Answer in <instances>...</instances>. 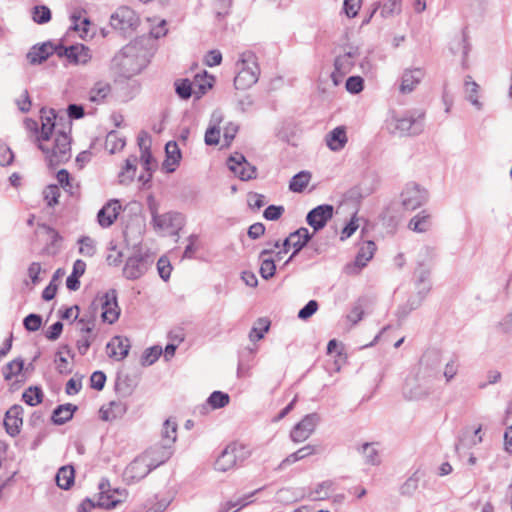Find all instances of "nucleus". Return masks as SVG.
Returning a JSON list of instances; mask_svg holds the SVG:
<instances>
[{"label":"nucleus","instance_id":"obj_1","mask_svg":"<svg viewBox=\"0 0 512 512\" xmlns=\"http://www.w3.org/2000/svg\"><path fill=\"white\" fill-rule=\"evenodd\" d=\"M48 116H41L42 126L39 141H47L52 135L55 128L56 114L53 109L49 111ZM39 149L46 155V160L50 167L67 162L71 158L70 137L64 131H58L53 147L40 142Z\"/></svg>","mask_w":512,"mask_h":512},{"label":"nucleus","instance_id":"obj_2","mask_svg":"<svg viewBox=\"0 0 512 512\" xmlns=\"http://www.w3.org/2000/svg\"><path fill=\"white\" fill-rule=\"evenodd\" d=\"M148 50L142 42L135 40L124 46L112 59L113 68L124 77L140 73L148 64Z\"/></svg>","mask_w":512,"mask_h":512},{"label":"nucleus","instance_id":"obj_3","mask_svg":"<svg viewBox=\"0 0 512 512\" xmlns=\"http://www.w3.org/2000/svg\"><path fill=\"white\" fill-rule=\"evenodd\" d=\"M237 75L234 78V86L238 90H246L257 83L260 68L256 55L252 51H244L236 62Z\"/></svg>","mask_w":512,"mask_h":512},{"label":"nucleus","instance_id":"obj_4","mask_svg":"<svg viewBox=\"0 0 512 512\" xmlns=\"http://www.w3.org/2000/svg\"><path fill=\"white\" fill-rule=\"evenodd\" d=\"M437 382L431 375L415 368L405 380L403 395L408 400L425 399L435 391Z\"/></svg>","mask_w":512,"mask_h":512},{"label":"nucleus","instance_id":"obj_5","mask_svg":"<svg viewBox=\"0 0 512 512\" xmlns=\"http://www.w3.org/2000/svg\"><path fill=\"white\" fill-rule=\"evenodd\" d=\"M424 115L421 110H409L401 116H393V133L399 136L419 135L424 129Z\"/></svg>","mask_w":512,"mask_h":512},{"label":"nucleus","instance_id":"obj_6","mask_svg":"<svg viewBox=\"0 0 512 512\" xmlns=\"http://www.w3.org/2000/svg\"><path fill=\"white\" fill-rule=\"evenodd\" d=\"M140 24L136 12L129 7H119L110 17V25L123 36L132 35Z\"/></svg>","mask_w":512,"mask_h":512},{"label":"nucleus","instance_id":"obj_7","mask_svg":"<svg viewBox=\"0 0 512 512\" xmlns=\"http://www.w3.org/2000/svg\"><path fill=\"white\" fill-rule=\"evenodd\" d=\"M249 456L245 446L237 443L229 444L217 457L215 469L226 472L235 467L238 461L242 462Z\"/></svg>","mask_w":512,"mask_h":512},{"label":"nucleus","instance_id":"obj_8","mask_svg":"<svg viewBox=\"0 0 512 512\" xmlns=\"http://www.w3.org/2000/svg\"><path fill=\"white\" fill-rule=\"evenodd\" d=\"M148 207L151 213L154 228L159 230L179 229L183 224V216L178 212L158 214V205L153 197L148 198Z\"/></svg>","mask_w":512,"mask_h":512},{"label":"nucleus","instance_id":"obj_9","mask_svg":"<svg viewBox=\"0 0 512 512\" xmlns=\"http://www.w3.org/2000/svg\"><path fill=\"white\" fill-rule=\"evenodd\" d=\"M96 310L99 306L102 309V320L109 324L115 323L120 316V309L117 303V293L115 289H110L101 296H98L92 303Z\"/></svg>","mask_w":512,"mask_h":512},{"label":"nucleus","instance_id":"obj_10","mask_svg":"<svg viewBox=\"0 0 512 512\" xmlns=\"http://www.w3.org/2000/svg\"><path fill=\"white\" fill-rule=\"evenodd\" d=\"M400 197L403 208L407 211H413L421 207L427 201L428 192L417 183L410 182L406 184Z\"/></svg>","mask_w":512,"mask_h":512},{"label":"nucleus","instance_id":"obj_11","mask_svg":"<svg viewBox=\"0 0 512 512\" xmlns=\"http://www.w3.org/2000/svg\"><path fill=\"white\" fill-rule=\"evenodd\" d=\"M99 499L97 506L103 508H114L119 503H122L127 497L125 489L115 488L112 489L108 480H101L99 483Z\"/></svg>","mask_w":512,"mask_h":512},{"label":"nucleus","instance_id":"obj_12","mask_svg":"<svg viewBox=\"0 0 512 512\" xmlns=\"http://www.w3.org/2000/svg\"><path fill=\"white\" fill-rule=\"evenodd\" d=\"M320 416L317 413H310L295 424L290 432V438L294 443H301L307 440L315 431L320 422Z\"/></svg>","mask_w":512,"mask_h":512},{"label":"nucleus","instance_id":"obj_13","mask_svg":"<svg viewBox=\"0 0 512 512\" xmlns=\"http://www.w3.org/2000/svg\"><path fill=\"white\" fill-rule=\"evenodd\" d=\"M151 264L152 260L148 255L136 253L127 259L123 274L127 279H138L147 272Z\"/></svg>","mask_w":512,"mask_h":512},{"label":"nucleus","instance_id":"obj_14","mask_svg":"<svg viewBox=\"0 0 512 512\" xmlns=\"http://www.w3.org/2000/svg\"><path fill=\"white\" fill-rule=\"evenodd\" d=\"M441 362L442 358L440 351L435 349L428 350L421 357L416 369L427 375H431L432 378L439 381Z\"/></svg>","mask_w":512,"mask_h":512},{"label":"nucleus","instance_id":"obj_15","mask_svg":"<svg viewBox=\"0 0 512 512\" xmlns=\"http://www.w3.org/2000/svg\"><path fill=\"white\" fill-rule=\"evenodd\" d=\"M227 164L229 169L243 181L256 177V167L251 165L241 153L236 152L231 155Z\"/></svg>","mask_w":512,"mask_h":512},{"label":"nucleus","instance_id":"obj_16","mask_svg":"<svg viewBox=\"0 0 512 512\" xmlns=\"http://www.w3.org/2000/svg\"><path fill=\"white\" fill-rule=\"evenodd\" d=\"M334 207L330 204H322L310 210L306 216V222L314 232L323 229L333 217Z\"/></svg>","mask_w":512,"mask_h":512},{"label":"nucleus","instance_id":"obj_17","mask_svg":"<svg viewBox=\"0 0 512 512\" xmlns=\"http://www.w3.org/2000/svg\"><path fill=\"white\" fill-rule=\"evenodd\" d=\"M429 274H430V272L425 269H421V270L417 271L418 298L417 299L411 298L408 300L407 305L409 306V308L406 309L405 307H403L399 311L402 314V316H406L410 311L419 307L422 300L426 297V295L430 291L431 285L428 280Z\"/></svg>","mask_w":512,"mask_h":512},{"label":"nucleus","instance_id":"obj_18","mask_svg":"<svg viewBox=\"0 0 512 512\" xmlns=\"http://www.w3.org/2000/svg\"><path fill=\"white\" fill-rule=\"evenodd\" d=\"M153 469L150 467L149 461L141 454L126 467L124 478L129 483L137 482L146 477Z\"/></svg>","mask_w":512,"mask_h":512},{"label":"nucleus","instance_id":"obj_19","mask_svg":"<svg viewBox=\"0 0 512 512\" xmlns=\"http://www.w3.org/2000/svg\"><path fill=\"white\" fill-rule=\"evenodd\" d=\"M172 454V447L160 443L150 447L142 455L149 461L150 467L155 469L168 461Z\"/></svg>","mask_w":512,"mask_h":512},{"label":"nucleus","instance_id":"obj_20","mask_svg":"<svg viewBox=\"0 0 512 512\" xmlns=\"http://www.w3.org/2000/svg\"><path fill=\"white\" fill-rule=\"evenodd\" d=\"M425 72L421 68L405 69L400 78L399 92L410 94L421 83Z\"/></svg>","mask_w":512,"mask_h":512},{"label":"nucleus","instance_id":"obj_21","mask_svg":"<svg viewBox=\"0 0 512 512\" xmlns=\"http://www.w3.org/2000/svg\"><path fill=\"white\" fill-rule=\"evenodd\" d=\"M23 407L21 405H13L10 409L5 413L4 417V426L6 432L15 437L20 433V428L23 424Z\"/></svg>","mask_w":512,"mask_h":512},{"label":"nucleus","instance_id":"obj_22","mask_svg":"<svg viewBox=\"0 0 512 512\" xmlns=\"http://www.w3.org/2000/svg\"><path fill=\"white\" fill-rule=\"evenodd\" d=\"M107 353L110 358L121 361L128 356L130 341L126 337L114 336L106 345Z\"/></svg>","mask_w":512,"mask_h":512},{"label":"nucleus","instance_id":"obj_23","mask_svg":"<svg viewBox=\"0 0 512 512\" xmlns=\"http://www.w3.org/2000/svg\"><path fill=\"white\" fill-rule=\"evenodd\" d=\"M121 204L118 200H110L97 214V220L101 227H110L119 215Z\"/></svg>","mask_w":512,"mask_h":512},{"label":"nucleus","instance_id":"obj_24","mask_svg":"<svg viewBox=\"0 0 512 512\" xmlns=\"http://www.w3.org/2000/svg\"><path fill=\"white\" fill-rule=\"evenodd\" d=\"M327 147L334 152L341 151L348 142L345 126H337L328 132L325 136Z\"/></svg>","mask_w":512,"mask_h":512},{"label":"nucleus","instance_id":"obj_25","mask_svg":"<svg viewBox=\"0 0 512 512\" xmlns=\"http://www.w3.org/2000/svg\"><path fill=\"white\" fill-rule=\"evenodd\" d=\"M54 44L50 41L33 46L27 53V60L31 65L41 64L54 54Z\"/></svg>","mask_w":512,"mask_h":512},{"label":"nucleus","instance_id":"obj_26","mask_svg":"<svg viewBox=\"0 0 512 512\" xmlns=\"http://www.w3.org/2000/svg\"><path fill=\"white\" fill-rule=\"evenodd\" d=\"M358 56V48L350 47L348 51L344 52V54L336 57L334 61V68H336L339 74L346 75L353 68L355 60L358 58Z\"/></svg>","mask_w":512,"mask_h":512},{"label":"nucleus","instance_id":"obj_27","mask_svg":"<svg viewBox=\"0 0 512 512\" xmlns=\"http://www.w3.org/2000/svg\"><path fill=\"white\" fill-rule=\"evenodd\" d=\"M68 51L66 59L73 65H86L92 58L90 49L83 44L68 46Z\"/></svg>","mask_w":512,"mask_h":512},{"label":"nucleus","instance_id":"obj_28","mask_svg":"<svg viewBox=\"0 0 512 512\" xmlns=\"http://www.w3.org/2000/svg\"><path fill=\"white\" fill-rule=\"evenodd\" d=\"M99 412L103 421H113L125 414L126 405L121 401H111L108 406L101 407Z\"/></svg>","mask_w":512,"mask_h":512},{"label":"nucleus","instance_id":"obj_29","mask_svg":"<svg viewBox=\"0 0 512 512\" xmlns=\"http://www.w3.org/2000/svg\"><path fill=\"white\" fill-rule=\"evenodd\" d=\"M166 152V160L163 163V167L167 172H173L175 170V166L178 165L181 152L178 147V144L175 141H169L165 145Z\"/></svg>","mask_w":512,"mask_h":512},{"label":"nucleus","instance_id":"obj_30","mask_svg":"<svg viewBox=\"0 0 512 512\" xmlns=\"http://www.w3.org/2000/svg\"><path fill=\"white\" fill-rule=\"evenodd\" d=\"M222 122V114L219 111H215L211 117V123L205 132V143L209 146L217 145L220 139V128L219 124Z\"/></svg>","mask_w":512,"mask_h":512},{"label":"nucleus","instance_id":"obj_31","mask_svg":"<svg viewBox=\"0 0 512 512\" xmlns=\"http://www.w3.org/2000/svg\"><path fill=\"white\" fill-rule=\"evenodd\" d=\"M76 410L77 406L71 403L59 405L53 410L51 420L56 425L65 424L72 419Z\"/></svg>","mask_w":512,"mask_h":512},{"label":"nucleus","instance_id":"obj_32","mask_svg":"<svg viewBox=\"0 0 512 512\" xmlns=\"http://www.w3.org/2000/svg\"><path fill=\"white\" fill-rule=\"evenodd\" d=\"M315 453V447L312 445H306L300 449H298L296 452L288 455L285 459L282 460V462L278 465L276 470H282L287 465L294 464L297 461H300L310 455H313Z\"/></svg>","mask_w":512,"mask_h":512},{"label":"nucleus","instance_id":"obj_33","mask_svg":"<svg viewBox=\"0 0 512 512\" xmlns=\"http://www.w3.org/2000/svg\"><path fill=\"white\" fill-rule=\"evenodd\" d=\"M64 354L74 358L71 348L68 345H62L56 353V369L60 374H70L72 370L68 367V361Z\"/></svg>","mask_w":512,"mask_h":512},{"label":"nucleus","instance_id":"obj_34","mask_svg":"<svg viewBox=\"0 0 512 512\" xmlns=\"http://www.w3.org/2000/svg\"><path fill=\"white\" fill-rule=\"evenodd\" d=\"M466 99L477 109H482V103L478 100L479 85L472 80L471 76H466L464 81Z\"/></svg>","mask_w":512,"mask_h":512},{"label":"nucleus","instance_id":"obj_35","mask_svg":"<svg viewBox=\"0 0 512 512\" xmlns=\"http://www.w3.org/2000/svg\"><path fill=\"white\" fill-rule=\"evenodd\" d=\"M55 480L57 485L64 490H68L74 483V469L72 466L61 467L56 476Z\"/></svg>","mask_w":512,"mask_h":512},{"label":"nucleus","instance_id":"obj_36","mask_svg":"<svg viewBox=\"0 0 512 512\" xmlns=\"http://www.w3.org/2000/svg\"><path fill=\"white\" fill-rule=\"evenodd\" d=\"M111 92V86L104 81H98L89 91V100L94 103H100Z\"/></svg>","mask_w":512,"mask_h":512},{"label":"nucleus","instance_id":"obj_37","mask_svg":"<svg viewBox=\"0 0 512 512\" xmlns=\"http://www.w3.org/2000/svg\"><path fill=\"white\" fill-rule=\"evenodd\" d=\"M312 235L309 230L305 227H301L298 230L292 232L293 241L291 242L294 248L293 255H297L300 250L307 245Z\"/></svg>","mask_w":512,"mask_h":512},{"label":"nucleus","instance_id":"obj_38","mask_svg":"<svg viewBox=\"0 0 512 512\" xmlns=\"http://www.w3.org/2000/svg\"><path fill=\"white\" fill-rule=\"evenodd\" d=\"M136 163V156H130L129 158L126 159L125 166L119 173L120 183L129 184L130 182L133 181L136 173Z\"/></svg>","mask_w":512,"mask_h":512},{"label":"nucleus","instance_id":"obj_39","mask_svg":"<svg viewBox=\"0 0 512 512\" xmlns=\"http://www.w3.org/2000/svg\"><path fill=\"white\" fill-rule=\"evenodd\" d=\"M136 163V156H130L129 158L126 159L125 166L119 173L120 183L129 184L130 182L133 181L136 173Z\"/></svg>","mask_w":512,"mask_h":512},{"label":"nucleus","instance_id":"obj_40","mask_svg":"<svg viewBox=\"0 0 512 512\" xmlns=\"http://www.w3.org/2000/svg\"><path fill=\"white\" fill-rule=\"evenodd\" d=\"M311 174L308 171H301L294 175L289 183L292 192L301 193L309 184Z\"/></svg>","mask_w":512,"mask_h":512},{"label":"nucleus","instance_id":"obj_41","mask_svg":"<svg viewBox=\"0 0 512 512\" xmlns=\"http://www.w3.org/2000/svg\"><path fill=\"white\" fill-rule=\"evenodd\" d=\"M161 436L162 443L172 447L177 438V423L167 419L163 424Z\"/></svg>","mask_w":512,"mask_h":512},{"label":"nucleus","instance_id":"obj_42","mask_svg":"<svg viewBox=\"0 0 512 512\" xmlns=\"http://www.w3.org/2000/svg\"><path fill=\"white\" fill-rule=\"evenodd\" d=\"M376 250V245L372 241H367L360 247L356 256V265L364 267L367 262L373 257Z\"/></svg>","mask_w":512,"mask_h":512},{"label":"nucleus","instance_id":"obj_43","mask_svg":"<svg viewBox=\"0 0 512 512\" xmlns=\"http://www.w3.org/2000/svg\"><path fill=\"white\" fill-rule=\"evenodd\" d=\"M270 321L267 318H259L249 332V339L252 342L258 341L264 337L269 330Z\"/></svg>","mask_w":512,"mask_h":512},{"label":"nucleus","instance_id":"obj_44","mask_svg":"<svg viewBox=\"0 0 512 512\" xmlns=\"http://www.w3.org/2000/svg\"><path fill=\"white\" fill-rule=\"evenodd\" d=\"M125 146V139L116 131H111L107 134L106 140H105V148L108 150L111 154H114L120 150H122Z\"/></svg>","mask_w":512,"mask_h":512},{"label":"nucleus","instance_id":"obj_45","mask_svg":"<svg viewBox=\"0 0 512 512\" xmlns=\"http://www.w3.org/2000/svg\"><path fill=\"white\" fill-rule=\"evenodd\" d=\"M22 399L29 406H36L42 402L43 392L40 387L30 386L23 392Z\"/></svg>","mask_w":512,"mask_h":512},{"label":"nucleus","instance_id":"obj_46","mask_svg":"<svg viewBox=\"0 0 512 512\" xmlns=\"http://www.w3.org/2000/svg\"><path fill=\"white\" fill-rule=\"evenodd\" d=\"M359 452L362 453L365 462L370 465H379L380 456L378 450L374 447L373 443H364Z\"/></svg>","mask_w":512,"mask_h":512},{"label":"nucleus","instance_id":"obj_47","mask_svg":"<svg viewBox=\"0 0 512 512\" xmlns=\"http://www.w3.org/2000/svg\"><path fill=\"white\" fill-rule=\"evenodd\" d=\"M23 366H24V361L20 358L14 359V360L10 361L9 363H7L2 368V373H3L4 379L11 380L12 377L18 375L22 371Z\"/></svg>","mask_w":512,"mask_h":512},{"label":"nucleus","instance_id":"obj_48","mask_svg":"<svg viewBox=\"0 0 512 512\" xmlns=\"http://www.w3.org/2000/svg\"><path fill=\"white\" fill-rule=\"evenodd\" d=\"M32 19L37 24H46L51 20V11L45 5H37L32 8Z\"/></svg>","mask_w":512,"mask_h":512},{"label":"nucleus","instance_id":"obj_49","mask_svg":"<svg viewBox=\"0 0 512 512\" xmlns=\"http://www.w3.org/2000/svg\"><path fill=\"white\" fill-rule=\"evenodd\" d=\"M161 354L162 348L159 346L147 348L141 357V364L143 366H150L158 360Z\"/></svg>","mask_w":512,"mask_h":512},{"label":"nucleus","instance_id":"obj_50","mask_svg":"<svg viewBox=\"0 0 512 512\" xmlns=\"http://www.w3.org/2000/svg\"><path fill=\"white\" fill-rule=\"evenodd\" d=\"M229 395L227 393L221 392V391H214L209 397H208V404L214 408H222L226 406L229 403Z\"/></svg>","mask_w":512,"mask_h":512},{"label":"nucleus","instance_id":"obj_51","mask_svg":"<svg viewBox=\"0 0 512 512\" xmlns=\"http://www.w3.org/2000/svg\"><path fill=\"white\" fill-rule=\"evenodd\" d=\"M430 226L428 215H416L409 222V228L415 232H425Z\"/></svg>","mask_w":512,"mask_h":512},{"label":"nucleus","instance_id":"obj_52","mask_svg":"<svg viewBox=\"0 0 512 512\" xmlns=\"http://www.w3.org/2000/svg\"><path fill=\"white\" fill-rule=\"evenodd\" d=\"M260 275L263 279H270L274 276L276 271L275 261L272 258L260 259Z\"/></svg>","mask_w":512,"mask_h":512},{"label":"nucleus","instance_id":"obj_53","mask_svg":"<svg viewBox=\"0 0 512 512\" xmlns=\"http://www.w3.org/2000/svg\"><path fill=\"white\" fill-rule=\"evenodd\" d=\"M401 1L402 0H388V2L385 3L381 8V16L384 18H388L393 16L394 14L400 13Z\"/></svg>","mask_w":512,"mask_h":512},{"label":"nucleus","instance_id":"obj_54","mask_svg":"<svg viewBox=\"0 0 512 512\" xmlns=\"http://www.w3.org/2000/svg\"><path fill=\"white\" fill-rule=\"evenodd\" d=\"M175 90L181 99H188L192 95V84L188 79H182L175 82Z\"/></svg>","mask_w":512,"mask_h":512},{"label":"nucleus","instance_id":"obj_55","mask_svg":"<svg viewBox=\"0 0 512 512\" xmlns=\"http://www.w3.org/2000/svg\"><path fill=\"white\" fill-rule=\"evenodd\" d=\"M79 252L87 257H92L96 252L95 241L87 236L79 239Z\"/></svg>","mask_w":512,"mask_h":512},{"label":"nucleus","instance_id":"obj_56","mask_svg":"<svg viewBox=\"0 0 512 512\" xmlns=\"http://www.w3.org/2000/svg\"><path fill=\"white\" fill-rule=\"evenodd\" d=\"M44 199L49 207H54L58 204V198L60 197V189L57 185H49L45 188Z\"/></svg>","mask_w":512,"mask_h":512},{"label":"nucleus","instance_id":"obj_57","mask_svg":"<svg viewBox=\"0 0 512 512\" xmlns=\"http://www.w3.org/2000/svg\"><path fill=\"white\" fill-rule=\"evenodd\" d=\"M419 478L416 474L409 477L400 487V494L403 496H411L418 488Z\"/></svg>","mask_w":512,"mask_h":512},{"label":"nucleus","instance_id":"obj_58","mask_svg":"<svg viewBox=\"0 0 512 512\" xmlns=\"http://www.w3.org/2000/svg\"><path fill=\"white\" fill-rule=\"evenodd\" d=\"M23 325L26 330L35 332L42 325V318L38 314L31 313L24 318Z\"/></svg>","mask_w":512,"mask_h":512},{"label":"nucleus","instance_id":"obj_59","mask_svg":"<svg viewBox=\"0 0 512 512\" xmlns=\"http://www.w3.org/2000/svg\"><path fill=\"white\" fill-rule=\"evenodd\" d=\"M362 0H344L343 11L348 18L357 16L361 8Z\"/></svg>","mask_w":512,"mask_h":512},{"label":"nucleus","instance_id":"obj_60","mask_svg":"<svg viewBox=\"0 0 512 512\" xmlns=\"http://www.w3.org/2000/svg\"><path fill=\"white\" fill-rule=\"evenodd\" d=\"M318 302L316 300H310L302 309L298 312V318L301 320L309 319L318 310Z\"/></svg>","mask_w":512,"mask_h":512},{"label":"nucleus","instance_id":"obj_61","mask_svg":"<svg viewBox=\"0 0 512 512\" xmlns=\"http://www.w3.org/2000/svg\"><path fill=\"white\" fill-rule=\"evenodd\" d=\"M252 495L253 493L248 496L239 498L236 501H228L223 507L224 512H237L240 508L245 507L250 502L248 499Z\"/></svg>","mask_w":512,"mask_h":512},{"label":"nucleus","instance_id":"obj_62","mask_svg":"<svg viewBox=\"0 0 512 512\" xmlns=\"http://www.w3.org/2000/svg\"><path fill=\"white\" fill-rule=\"evenodd\" d=\"M348 92L357 94L363 90V79L360 76H351L346 80Z\"/></svg>","mask_w":512,"mask_h":512},{"label":"nucleus","instance_id":"obj_63","mask_svg":"<svg viewBox=\"0 0 512 512\" xmlns=\"http://www.w3.org/2000/svg\"><path fill=\"white\" fill-rule=\"evenodd\" d=\"M91 387L95 390L101 391L106 383V375L102 371H95L90 377Z\"/></svg>","mask_w":512,"mask_h":512},{"label":"nucleus","instance_id":"obj_64","mask_svg":"<svg viewBox=\"0 0 512 512\" xmlns=\"http://www.w3.org/2000/svg\"><path fill=\"white\" fill-rule=\"evenodd\" d=\"M247 202L249 207L254 210H258L266 204L265 196L258 193H250Z\"/></svg>","mask_w":512,"mask_h":512}]
</instances>
